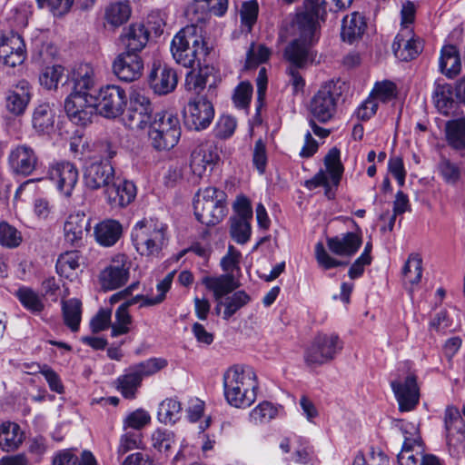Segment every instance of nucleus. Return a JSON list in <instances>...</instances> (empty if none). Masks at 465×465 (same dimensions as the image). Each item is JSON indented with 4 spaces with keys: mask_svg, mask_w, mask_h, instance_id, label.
Masks as SVG:
<instances>
[{
    "mask_svg": "<svg viewBox=\"0 0 465 465\" xmlns=\"http://www.w3.org/2000/svg\"><path fill=\"white\" fill-rule=\"evenodd\" d=\"M223 387L224 399L229 405L246 409L257 399L259 382L251 367L233 365L224 371Z\"/></svg>",
    "mask_w": 465,
    "mask_h": 465,
    "instance_id": "1",
    "label": "nucleus"
},
{
    "mask_svg": "<svg viewBox=\"0 0 465 465\" xmlns=\"http://www.w3.org/2000/svg\"><path fill=\"white\" fill-rule=\"evenodd\" d=\"M203 30L197 25H186L173 38L171 52L173 59L184 67L192 68L208 54Z\"/></svg>",
    "mask_w": 465,
    "mask_h": 465,
    "instance_id": "2",
    "label": "nucleus"
},
{
    "mask_svg": "<svg viewBox=\"0 0 465 465\" xmlns=\"http://www.w3.org/2000/svg\"><path fill=\"white\" fill-rule=\"evenodd\" d=\"M132 241L140 255L158 259L168 245V226L157 220H141L132 230Z\"/></svg>",
    "mask_w": 465,
    "mask_h": 465,
    "instance_id": "3",
    "label": "nucleus"
},
{
    "mask_svg": "<svg viewBox=\"0 0 465 465\" xmlns=\"http://www.w3.org/2000/svg\"><path fill=\"white\" fill-rule=\"evenodd\" d=\"M181 137V124L176 114L169 111L156 113L149 126L148 138L152 147L159 152L173 149Z\"/></svg>",
    "mask_w": 465,
    "mask_h": 465,
    "instance_id": "4",
    "label": "nucleus"
},
{
    "mask_svg": "<svg viewBox=\"0 0 465 465\" xmlns=\"http://www.w3.org/2000/svg\"><path fill=\"white\" fill-rule=\"evenodd\" d=\"M224 198V193L215 187L199 191L193 202L196 219L207 226L219 223L225 216Z\"/></svg>",
    "mask_w": 465,
    "mask_h": 465,
    "instance_id": "5",
    "label": "nucleus"
},
{
    "mask_svg": "<svg viewBox=\"0 0 465 465\" xmlns=\"http://www.w3.org/2000/svg\"><path fill=\"white\" fill-rule=\"evenodd\" d=\"M343 342L335 333L317 335L304 352L307 366L316 368L332 361L341 351Z\"/></svg>",
    "mask_w": 465,
    "mask_h": 465,
    "instance_id": "6",
    "label": "nucleus"
},
{
    "mask_svg": "<svg viewBox=\"0 0 465 465\" xmlns=\"http://www.w3.org/2000/svg\"><path fill=\"white\" fill-rule=\"evenodd\" d=\"M394 425L401 430L404 439L401 450L398 454L399 464L421 465L426 453L418 425L403 420H395Z\"/></svg>",
    "mask_w": 465,
    "mask_h": 465,
    "instance_id": "7",
    "label": "nucleus"
},
{
    "mask_svg": "<svg viewBox=\"0 0 465 465\" xmlns=\"http://www.w3.org/2000/svg\"><path fill=\"white\" fill-rule=\"evenodd\" d=\"M325 0H304L303 10L296 15L294 26L306 39L319 35L320 22L327 15Z\"/></svg>",
    "mask_w": 465,
    "mask_h": 465,
    "instance_id": "8",
    "label": "nucleus"
},
{
    "mask_svg": "<svg viewBox=\"0 0 465 465\" xmlns=\"http://www.w3.org/2000/svg\"><path fill=\"white\" fill-rule=\"evenodd\" d=\"M127 99V94L121 86L105 85L99 90L95 99V111L105 118H116L123 114Z\"/></svg>",
    "mask_w": 465,
    "mask_h": 465,
    "instance_id": "9",
    "label": "nucleus"
},
{
    "mask_svg": "<svg viewBox=\"0 0 465 465\" xmlns=\"http://www.w3.org/2000/svg\"><path fill=\"white\" fill-rule=\"evenodd\" d=\"M340 92L333 82L321 86L310 103V112L321 123H327L336 113Z\"/></svg>",
    "mask_w": 465,
    "mask_h": 465,
    "instance_id": "10",
    "label": "nucleus"
},
{
    "mask_svg": "<svg viewBox=\"0 0 465 465\" xmlns=\"http://www.w3.org/2000/svg\"><path fill=\"white\" fill-rule=\"evenodd\" d=\"M153 108L149 98L139 91L130 96V107L124 117V124L131 130H144L153 123Z\"/></svg>",
    "mask_w": 465,
    "mask_h": 465,
    "instance_id": "11",
    "label": "nucleus"
},
{
    "mask_svg": "<svg viewBox=\"0 0 465 465\" xmlns=\"http://www.w3.org/2000/svg\"><path fill=\"white\" fill-rule=\"evenodd\" d=\"M214 117L212 103L203 96H196L189 100L183 108L185 126L190 130L206 129Z\"/></svg>",
    "mask_w": 465,
    "mask_h": 465,
    "instance_id": "12",
    "label": "nucleus"
},
{
    "mask_svg": "<svg viewBox=\"0 0 465 465\" xmlns=\"http://www.w3.org/2000/svg\"><path fill=\"white\" fill-rule=\"evenodd\" d=\"M131 259L124 254L114 255L110 263L100 272L101 285L106 290H114L126 283L130 276Z\"/></svg>",
    "mask_w": 465,
    "mask_h": 465,
    "instance_id": "13",
    "label": "nucleus"
},
{
    "mask_svg": "<svg viewBox=\"0 0 465 465\" xmlns=\"http://www.w3.org/2000/svg\"><path fill=\"white\" fill-rule=\"evenodd\" d=\"M78 170L72 163L56 162L51 163L48 167L47 178L65 197L72 195L73 190L78 182Z\"/></svg>",
    "mask_w": 465,
    "mask_h": 465,
    "instance_id": "14",
    "label": "nucleus"
},
{
    "mask_svg": "<svg viewBox=\"0 0 465 465\" xmlns=\"http://www.w3.org/2000/svg\"><path fill=\"white\" fill-rule=\"evenodd\" d=\"M69 119L79 125H86L95 112V98L90 94L72 93L64 102Z\"/></svg>",
    "mask_w": 465,
    "mask_h": 465,
    "instance_id": "15",
    "label": "nucleus"
},
{
    "mask_svg": "<svg viewBox=\"0 0 465 465\" xmlns=\"http://www.w3.org/2000/svg\"><path fill=\"white\" fill-rule=\"evenodd\" d=\"M26 58L24 39L16 33L0 35V61L10 67L22 64Z\"/></svg>",
    "mask_w": 465,
    "mask_h": 465,
    "instance_id": "16",
    "label": "nucleus"
},
{
    "mask_svg": "<svg viewBox=\"0 0 465 465\" xmlns=\"http://www.w3.org/2000/svg\"><path fill=\"white\" fill-rule=\"evenodd\" d=\"M326 170L320 171L311 181L315 186H338L344 168L341 162V152L337 148H331L324 158Z\"/></svg>",
    "mask_w": 465,
    "mask_h": 465,
    "instance_id": "17",
    "label": "nucleus"
},
{
    "mask_svg": "<svg viewBox=\"0 0 465 465\" xmlns=\"http://www.w3.org/2000/svg\"><path fill=\"white\" fill-rule=\"evenodd\" d=\"M401 411H411L419 403L420 391L416 376L408 375L403 381L397 380L391 382Z\"/></svg>",
    "mask_w": 465,
    "mask_h": 465,
    "instance_id": "18",
    "label": "nucleus"
},
{
    "mask_svg": "<svg viewBox=\"0 0 465 465\" xmlns=\"http://www.w3.org/2000/svg\"><path fill=\"white\" fill-rule=\"evenodd\" d=\"M38 158L34 150L26 144L13 146L8 153L7 163L11 171L15 174L29 175L37 165Z\"/></svg>",
    "mask_w": 465,
    "mask_h": 465,
    "instance_id": "19",
    "label": "nucleus"
},
{
    "mask_svg": "<svg viewBox=\"0 0 465 465\" xmlns=\"http://www.w3.org/2000/svg\"><path fill=\"white\" fill-rule=\"evenodd\" d=\"M112 68L121 81L133 82L142 75L143 63L138 54L125 51L115 57Z\"/></svg>",
    "mask_w": 465,
    "mask_h": 465,
    "instance_id": "20",
    "label": "nucleus"
},
{
    "mask_svg": "<svg viewBox=\"0 0 465 465\" xmlns=\"http://www.w3.org/2000/svg\"><path fill=\"white\" fill-rule=\"evenodd\" d=\"M115 173L109 162H94L87 165L84 172V183L90 190H98L108 186L114 182Z\"/></svg>",
    "mask_w": 465,
    "mask_h": 465,
    "instance_id": "21",
    "label": "nucleus"
},
{
    "mask_svg": "<svg viewBox=\"0 0 465 465\" xmlns=\"http://www.w3.org/2000/svg\"><path fill=\"white\" fill-rule=\"evenodd\" d=\"M175 71L159 61L153 64L149 74V84L155 94H167L173 92L177 85Z\"/></svg>",
    "mask_w": 465,
    "mask_h": 465,
    "instance_id": "22",
    "label": "nucleus"
},
{
    "mask_svg": "<svg viewBox=\"0 0 465 465\" xmlns=\"http://www.w3.org/2000/svg\"><path fill=\"white\" fill-rule=\"evenodd\" d=\"M32 98V86L26 80H20L5 93V106L13 115L25 114Z\"/></svg>",
    "mask_w": 465,
    "mask_h": 465,
    "instance_id": "23",
    "label": "nucleus"
},
{
    "mask_svg": "<svg viewBox=\"0 0 465 465\" xmlns=\"http://www.w3.org/2000/svg\"><path fill=\"white\" fill-rule=\"evenodd\" d=\"M319 35L312 39H306L302 34L299 38L291 42L284 51V57L291 63V66L303 68L313 61L311 45L316 42Z\"/></svg>",
    "mask_w": 465,
    "mask_h": 465,
    "instance_id": "24",
    "label": "nucleus"
},
{
    "mask_svg": "<svg viewBox=\"0 0 465 465\" xmlns=\"http://www.w3.org/2000/svg\"><path fill=\"white\" fill-rule=\"evenodd\" d=\"M136 186L128 180L114 178V182L104 190L107 203L113 208H123L129 205L136 196Z\"/></svg>",
    "mask_w": 465,
    "mask_h": 465,
    "instance_id": "25",
    "label": "nucleus"
},
{
    "mask_svg": "<svg viewBox=\"0 0 465 465\" xmlns=\"http://www.w3.org/2000/svg\"><path fill=\"white\" fill-rule=\"evenodd\" d=\"M219 161L216 147L211 143L200 144L192 153L191 169L193 174L202 177L207 169L212 170Z\"/></svg>",
    "mask_w": 465,
    "mask_h": 465,
    "instance_id": "26",
    "label": "nucleus"
},
{
    "mask_svg": "<svg viewBox=\"0 0 465 465\" xmlns=\"http://www.w3.org/2000/svg\"><path fill=\"white\" fill-rule=\"evenodd\" d=\"M362 242L360 229L355 232H346L333 237H328L326 244L335 255L351 257L357 252Z\"/></svg>",
    "mask_w": 465,
    "mask_h": 465,
    "instance_id": "27",
    "label": "nucleus"
},
{
    "mask_svg": "<svg viewBox=\"0 0 465 465\" xmlns=\"http://www.w3.org/2000/svg\"><path fill=\"white\" fill-rule=\"evenodd\" d=\"M90 228V219L84 213L70 214L64 224V237L65 242L78 246L82 243L84 232Z\"/></svg>",
    "mask_w": 465,
    "mask_h": 465,
    "instance_id": "28",
    "label": "nucleus"
},
{
    "mask_svg": "<svg viewBox=\"0 0 465 465\" xmlns=\"http://www.w3.org/2000/svg\"><path fill=\"white\" fill-rule=\"evenodd\" d=\"M149 31L142 23H134L124 30L121 40L126 48V52L137 54L142 51L148 43Z\"/></svg>",
    "mask_w": 465,
    "mask_h": 465,
    "instance_id": "29",
    "label": "nucleus"
},
{
    "mask_svg": "<svg viewBox=\"0 0 465 465\" xmlns=\"http://www.w3.org/2000/svg\"><path fill=\"white\" fill-rule=\"evenodd\" d=\"M173 274V272L168 273L161 282L157 283L156 290L158 294L156 296L150 297L148 295L137 294L125 301L120 305V307H124L125 310H128L130 306L136 303H140V307H151L162 303L165 299L166 293L172 286Z\"/></svg>",
    "mask_w": 465,
    "mask_h": 465,
    "instance_id": "30",
    "label": "nucleus"
},
{
    "mask_svg": "<svg viewBox=\"0 0 465 465\" xmlns=\"http://www.w3.org/2000/svg\"><path fill=\"white\" fill-rule=\"evenodd\" d=\"M73 83L72 93L89 94L95 84V73L94 67L89 64H80L72 70L70 74Z\"/></svg>",
    "mask_w": 465,
    "mask_h": 465,
    "instance_id": "31",
    "label": "nucleus"
},
{
    "mask_svg": "<svg viewBox=\"0 0 465 465\" xmlns=\"http://www.w3.org/2000/svg\"><path fill=\"white\" fill-rule=\"evenodd\" d=\"M422 45L420 40L413 38L412 34L401 32L395 37L392 49L395 56L401 61L415 58L421 51Z\"/></svg>",
    "mask_w": 465,
    "mask_h": 465,
    "instance_id": "32",
    "label": "nucleus"
},
{
    "mask_svg": "<svg viewBox=\"0 0 465 465\" xmlns=\"http://www.w3.org/2000/svg\"><path fill=\"white\" fill-rule=\"evenodd\" d=\"M94 232L95 240L100 245L110 247L120 239L123 227L116 220L107 219L97 223Z\"/></svg>",
    "mask_w": 465,
    "mask_h": 465,
    "instance_id": "33",
    "label": "nucleus"
},
{
    "mask_svg": "<svg viewBox=\"0 0 465 465\" xmlns=\"http://www.w3.org/2000/svg\"><path fill=\"white\" fill-rule=\"evenodd\" d=\"M203 283L209 291L213 292L215 300L220 303L223 296L232 292L238 287L233 275L231 274L205 276L203 278Z\"/></svg>",
    "mask_w": 465,
    "mask_h": 465,
    "instance_id": "34",
    "label": "nucleus"
},
{
    "mask_svg": "<svg viewBox=\"0 0 465 465\" xmlns=\"http://www.w3.org/2000/svg\"><path fill=\"white\" fill-rule=\"evenodd\" d=\"M15 296L21 305L33 314L39 315L45 308L44 295H41L31 287L20 286L15 292Z\"/></svg>",
    "mask_w": 465,
    "mask_h": 465,
    "instance_id": "35",
    "label": "nucleus"
},
{
    "mask_svg": "<svg viewBox=\"0 0 465 465\" xmlns=\"http://www.w3.org/2000/svg\"><path fill=\"white\" fill-rule=\"evenodd\" d=\"M24 432L15 422H4L0 425V448L5 451L16 450L24 440Z\"/></svg>",
    "mask_w": 465,
    "mask_h": 465,
    "instance_id": "36",
    "label": "nucleus"
},
{
    "mask_svg": "<svg viewBox=\"0 0 465 465\" xmlns=\"http://www.w3.org/2000/svg\"><path fill=\"white\" fill-rule=\"evenodd\" d=\"M403 283L411 294L422 276V260L417 253H411L402 268Z\"/></svg>",
    "mask_w": 465,
    "mask_h": 465,
    "instance_id": "37",
    "label": "nucleus"
},
{
    "mask_svg": "<svg viewBox=\"0 0 465 465\" xmlns=\"http://www.w3.org/2000/svg\"><path fill=\"white\" fill-rule=\"evenodd\" d=\"M75 449L59 450L53 458V465H96L94 455L89 450H84L79 458Z\"/></svg>",
    "mask_w": 465,
    "mask_h": 465,
    "instance_id": "38",
    "label": "nucleus"
},
{
    "mask_svg": "<svg viewBox=\"0 0 465 465\" xmlns=\"http://www.w3.org/2000/svg\"><path fill=\"white\" fill-rule=\"evenodd\" d=\"M439 66L440 72L449 78L456 76L460 72V59L455 46L446 45L442 47Z\"/></svg>",
    "mask_w": 465,
    "mask_h": 465,
    "instance_id": "39",
    "label": "nucleus"
},
{
    "mask_svg": "<svg viewBox=\"0 0 465 465\" xmlns=\"http://www.w3.org/2000/svg\"><path fill=\"white\" fill-rule=\"evenodd\" d=\"M446 141L457 150H465V117L449 120L445 124Z\"/></svg>",
    "mask_w": 465,
    "mask_h": 465,
    "instance_id": "40",
    "label": "nucleus"
},
{
    "mask_svg": "<svg viewBox=\"0 0 465 465\" xmlns=\"http://www.w3.org/2000/svg\"><path fill=\"white\" fill-rule=\"evenodd\" d=\"M366 24L363 17L357 12L342 20L341 35L343 41L352 43L361 36Z\"/></svg>",
    "mask_w": 465,
    "mask_h": 465,
    "instance_id": "41",
    "label": "nucleus"
},
{
    "mask_svg": "<svg viewBox=\"0 0 465 465\" xmlns=\"http://www.w3.org/2000/svg\"><path fill=\"white\" fill-rule=\"evenodd\" d=\"M452 94L453 92L450 84L440 83L435 84L432 99L435 107L440 114L448 115L453 110L455 103Z\"/></svg>",
    "mask_w": 465,
    "mask_h": 465,
    "instance_id": "42",
    "label": "nucleus"
},
{
    "mask_svg": "<svg viewBox=\"0 0 465 465\" xmlns=\"http://www.w3.org/2000/svg\"><path fill=\"white\" fill-rule=\"evenodd\" d=\"M131 7L126 2L112 3L105 7L104 20L113 27L126 23L131 16Z\"/></svg>",
    "mask_w": 465,
    "mask_h": 465,
    "instance_id": "43",
    "label": "nucleus"
},
{
    "mask_svg": "<svg viewBox=\"0 0 465 465\" xmlns=\"http://www.w3.org/2000/svg\"><path fill=\"white\" fill-rule=\"evenodd\" d=\"M81 307V302L75 298L63 301L62 302L64 322L73 331H76L79 329L82 315Z\"/></svg>",
    "mask_w": 465,
    "mask_h": 465,
    "instance_id": "44",
    "label": "nucleus"
},
{
    "mask_svg": "<svg viewBox=\"0 0 465 465\" xmlns=\"http://www.w3.org/2000/svg\"><path fill=\"white\" fill-rule=\"evenodd\" d=\"M54 123V114L48 104H39L33 114V126L41 133L49 132Z\"/></svg>",
    "mask_w": 465,
    "mask_h": 465,
    "instance_id": "45",
    "label": "nucleus"
},
{
    "mask_svg": "<svg viewBox=\"0 0 465 465\" xmlns=\"http://www.w3.org/2000/svg\"><path fill=\"white\" fill-rule=\"evenodd\" d=\"M82 257L77 251L65 252L57 259L56 272L65 278L71 277L81 264Z\"/></svg>",
    "mask_w": 465,
    "mask_h": 465,
    "instance_id": "46",
    "label": "nucleus"
},
{
    "mask_svg": "<svg viewBox=\"0 0 465 465\" xmlns=\"http://www.w3.org/2000/svg\"><path fill=\"white\" fill-rule=\"evenodd\" d=\"M141 382L142 381L138 375L129 368L123 375L117 378L116 388L124 398L134 399Z\"/></svg>",
    "mask_w": 465,
    "mask_h": 465,
    "instance_id": "47",
    "label": "nucleus"
},
{
    "mask_svg": "<svg viewBox=\"0 0 465 465\" xmlns=\"http://www.w3.org/2000/svg\"><path fill=\"white\" fill-rule=\"evenodd\" d=\"M64 77V68L62 65H46L39 74V84L47 90H55Z\"/></svg>",
    "mask_w": 465,
    "mask_h": 465,
    "instance_id": "48",
    "label": "nucleus"
},
{
    "mask_svg": "<svg viewBox=\"0 0 465 465\" xmlns=\"http://www.w3.org/2000/svg\"><path fill=\"white\" fill-rule=\"evenodd\" d=\"M152 447L160 453L168 455L169 451L175 444V435L173 431L166 429H156L151 434Z\"/></svg>",
    "mask_w": 465,
    "mask_h": 465,
    "instance_id": "49",
    "label": "nucleus"
},
{
    "mask_svg": "<svg viewBox=\"0 0 465 465\" xmlns=\"http://www.w3.org/2000/svg\"><path fill=\"white\" fill-rule=\"evenodd\" d=\"M182 406L180 401L173 398L163 401L158 410V419L165 424L175 423L181 417Z\"/></svg>",
    "mask_w": 465,
    "mask_h": 465,
    "instance_id": "50",
    "label": "nucleus"
},
{
    "mask_svg": "<svg viewBox=\"0 0 465 465\" xmlns=\"http://www.w3.org/2000/svg\"><path fill=\"white\" fill-rule=\"evenodd\" d=\"M278 415V408L269 401H262L248 414L249 421L253 425L269 422Z\"/></svg>",
    "mask_w": 465,
    "mask_h": 465,
    "instance_id": "51",
    "label": "nucleus"
},
{
    "mask_svg": "<svg viewBox=\"0 0 465 465\" xmlns=\"http://www.w3.org/2000/svg\"><path fill=\"white\" fill-rule=\"evenodd\" d=\"M133 317L129 310L124 307H118L114 313V321L111 323V336L118 337L131 331Z\"/></svg>",
    "mask_w": 465,
    "mask_h": 465,
    "instance_id": "52",
    "label": "nucleus"
},
{
    "mask_svg": "<svg viewBox=\"0 0 465 465\" xmlns=\"http://www.w3.org/2000/svg\"><path fill=\"white\" fill-rule=\"evenodd\" d=\"M167 361L163 358H150L138 364H134L130 368L138 375L141 381L144 377L155 374L159 371L165 368Z\"/></svg>",
    "mask_w": 465,
    "mask_h": 465,
    "instance_id": "53",
    "label": "nucleus"
},
{
    "mask_svg": "<svg viewBox=\"0 0 465 465\" xmlns=\"http://www.w3.org/2000/svg\"><path fill=\"white\" fill-rule=\"evenodd\" d=\"M23 241L21 232L6 222L0 223V244L6 248H16Z\"/></svg>",
    "mask_w": 465,
    "mask_h": 465,
    "instance_id": "54",
    "label": "nucleus"
},
{
    "mask_svg": "<svg viewBox=\"0 0 465 465\" xmlns=\"http://www.w3.org/2000/svg\"><path fill=\"white\" fill-rule=\"evenodd\" d=\"M252 232L250 220L232 218L230 233L232 238L240 244H244L250 239Z\"/></svg>",
    "mask_w": 465,
    "mask_h": 465,
    "instance_id": "55",
    "label": "nucleus"
},
{
    "mask_svg": "<svg viewBox=\"0 0 465 465\" xmlns=\"http://www.w3.org/2000/svg\"><path fill=\"white\" fill-rule=\"evenodd\" d=\"M151 415L143 409H137L126 415L123 421L124 430H142L151 422Z\"/></svg>",
    "mask_w": 465,
    "mask_h": 465,
    "instance_id": "56",
    "label": "nucleus"
},
{
    "mask_svg": "<svg viewBox=\"0 0 465 465\" xmlns=\"http://www.w3.org/2000/svg\"><path fill=\"white\" fill-rule=\"evenodd\" d=\"M315 259L320 267L324 270L343 266L346 263L331 256L322 242H318L314 247Z\"/></svg>",
    "mask_w": 465,
    "mask_h": 465,
    "instance_id": "57",
    "label": "nucleus"
},
{
    "mask_svg": "<svg viewBox=\"0 0 465 465\" xmlns=\"http://www.w3.org/2000/svg\"><path fill=\"white\" fill-rule=\"evenodd\" d=\"M249 301L250 297L245 292L239 291L234 292L224 302L223 318L227 320L232 317L239 309L246 305Z\"/></svg>",
    "mask_w": 465,
    "mask_h": 465,
    "instance_id": "58",
    "label": "nucleus"
},
{
    "mask_svg": "<svg viewBox=\"0 0 465 465\" xmlns=\"http://www.w3.org/2000/svg\"><path fill=\"white\" fill-rule=\"evenodd\" d=\"M438 169L443 180L449 184L457 183L460 178V167L446 158L441 159Z\"/></svg>",
    "mask_w": 465,
    "mask_h": 465,
    "instance_id": "59",
    "label": "nucleus"
},
{
    "mask_svg": "<svg viewBox=\"0 0 465 465\" xmlns=\"http://www.w3.org/2000/svg\"><path fill=\"white\" fill-rule=\"evenodd\" d=\"M370 96L375 101L378 99L381 102H387L396 96V85L393 82L385 80L376 83Z\"/></svg>",
    "mask_w": 465,
    "mask_h": 465,
    "instance_id": "60",
    "label": "nucleus"
},
{
    "mask_svg": "<svg viewBox=\"0 0 465 465\" xmlns=\"http://www.w3.org/2000/svg\"><path fill=\"white\" fill-rule=\"evenodd\" d=\"M40 8L48 7L54 16H63L69 13L74 5V0H36Z\"/></svg>",
    "mask_w": 465,
    "mask_h": 465,
    "instance_id": "61",
    "label": "nucleus"
},
{
    "mask_svg": "<svg viewBox=\"0 0 465 465\" xmlns=\"http://www.w3.org/2000/svg\"><path fill=\"white\" fill-rule=\"evenodd\" d=\"M241 252L232 245H229L227 253L221 260V267L226 274L233 275L235 271L240 270Z\"/></svg>",
    "mask_w": 465,
    "mask_h": 465,
    "instance_id": "62",
    "label": "nucleus"
},
{
    "mask_svg": "<svg viewBox=\"0 0 465 465\" xmlns=\"http://www.w3.org/2000/svg\"><path fill=\"white\" fill-rule=\"evenodd\" d=\"M141 443L142 436L140 433L126 431L120 438L117 453L118 455L123 456L132 450L140 448Z\"/></svg>",
    "mask_w": 465,
    "mask_h": 465,
    "instance_id": "63",
    "label": "nucleus"
},
{
    "mask_svg": "<svg viewBox=\"0 0 465 465\" xmlns=\"http://www.w3.org/2000/svg\"><path fill=\"white\" fill-rule=\"evenodd\" d=\"M252 94V86L250 83L242 82L235 88L232 96L234 105L240 109H245L248 107Z\"/></svg>",
    "mask_w": 465,
    "mask_h": 465,
    "instance_id": "64",
    "label": "nucleus"
}]
</instances>
